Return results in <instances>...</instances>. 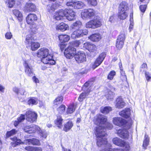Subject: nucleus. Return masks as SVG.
Masks as SVG:
<instances>
[{"instance_id":"45","label":"nucleus","mask_w":151,"mask_h":151,"mask_svg":"<svg viewBox=\"0 0 151 151\" xmlns=\"http://www.w3.org/2000/svg\"><path fill=\"white\" fill-rule=\"evenodd\" d=\"M114 93L111 91L109 90L107 93L106 94V96L108 100L111 99H113L114 96Z\"/></svg>"},{"instance_id":"46","label":"nucleus","mask_w":151,"mask_h":151,"mask_svg":"<svg viewBox=\"0 0 151 151\" xmlns=\"http://www.w3.org/2000/svg\"><path fill=\"white\" fill-rule=\"evenodd\" d=\"M88 92H85L82 93L79 96L78 98V100L80 101H81L85 98L86 96L88 95Z\"/></svg>"},{"instance_id":"14","label":"nucleus","mask_w":151,"mask_h":151,"mask_svg":"<svg viewBox=\"0 0 151 151\" xmlns=\"http://www.w3.org/2000/svg\"><path fill=\"white\" fill-rule=\"evenodd\" d=\"M106 56V54L104 52L99 55L92 65V68L93 69H94L101 64Z\"/></svg>"},{"instance_id":"13","label":"nucleus","mask_w":151,"mask_h":151,"mask_svg":"<svg viewBox=\"0 0 151 151\" xmlns=\"http://www.w3.org/2000/svg\"><path fill=\"white\" fill-rule=\"evenodd\" d=\"M76 61L78 63L85 61L86 60V55L83 52H79L75 55Z\"/></svg>"},{"instance_id":"55","label":"nucleus","mask_w":151,"mask_h":151,"mask_svg":"<svg viewBox=\"0 0 151 151\" xmlns=\"http://www.w3.org/2000/svg\"><path fill=\"white\" fill-rule=\"evenodd\" d=\"M146 80L147 81H150L151 79V73L149 72H146L145 73Z\"/></svg>"},{"instance_id":"37","label":"nucleus","mask_w":151,"mask_h":151,"mask_svg":"<svg viewBox=\"0 0 151 151\" xmlns=\"http://www.w3.org/2000/svg\"><path fill=\"white\" fill-rule=\"evenodd\" d=\"M31 50L33 51L36 50L40 47V44L37 42L34 41L31 44L30 46Z\"/></svg>"},{"instance_id":"41","label":"nucleus","mask_w":151,"mask_h":151,"mask_svg":"<svg viewBox=\"0 0 151 151\" xmlns=\"http://www.w3.org/2000/svg\"><path fill=\"white\" fill-rule=\"evenodd\" d=\"M82 42L81 40H75L70 42V44L72 46L76 47H78L82 44Z\"/></svg>"},{"instance_id":"26","label":"nucleus","mask_w":151,"mask_h":151,"mask_svg":"<svg viewBox=\"0 0 151 151\" xmlns=\"http://www.w3.org/2000/svg\"><path fill=\"white\" fill-rule=\"evenodd\" d=\"M116 107L119 109L123 108L125 105V103L121 97H119L116 99Z\"/></svg>"},{"instance_id":"24","label":"nucleus","mask_w":151,"mask_h":151,"mask_svg":"<svg viewBox=\"0 0 151 151\" xmlns=\"http://www.w3.org/2000/svg\"><path fill=\"white\" fill-rule=\"evenodd\" d=\"M129 9L128 4L125 1H122L119 4V12H127Z\"/></svg>"},{"instance_id":"50","label":"nucleus","mask_w":151,"mask_h":151,"mask_svg":"<svg viewBox=\"0 0 151 151\" xmlns=\"http://www.w3.org/2000/svg\"><path fill=\"white\" fill-rule=\"evenodd\" d=\"M17 132V131L15 129H13L11 131H8L7 132L6 136L7 137H9L10 136H12L15 134Z\"/></svg>"},{"instance_id":"28","label":"nucleus","mask_w":151,"mask_h":151,"mask_svg":"<svg viewBox=\"0 0 151 151\" xmlns=\"http://www.w3.org/2000/svg\"><path fill=\"white\" fill-rule=\"evenodd\" d=\"M57 30H60L63 31L68 30L69 28L68 25L64 23H61L57 25L56 27Z\"/></svg>"},{"instance_id":"29","label":"nucleus","mask_w":151,"mask_h":151,"mask_svg":"<svg viewBox=\"0 0 151 151\" xmlns=\"http://www.w3.org/2000/svg\"><path fill=\"white\" fill-rule=\"evenodd\" d=\"M101 36L99 34H93L89 37L91 40L94 42H98L101 39Z\"/></svg>"},{"instance_id":"64","label":"nucleus","mask_w":151,"mask_h":151,"mask_svg":"<svg viewBox=\"0 0 151 151\" xmlns=\"http://www.w3.org/2000/svg\"><path fill=\"white\" fill-rule=\"evenodd\" d=\"M65 47V45L64 44H62L60 45V48L62 51L64 50V49Z\"/></svg>"},{"instance_id":"17","label":"nucleus","mask_w":151,"mask_h":151,"mask_svg":"<svg viewBox=\"0 0 151 151\" xmlns=\"http://www.w3.org/2000/svg\"><path fill=\"white\" fill-rule=\"evenodd\" d=\"M29 63V61L28 60H25L24 61L23 65L25 68V72L26 74L28 76H31L33 75V71Z\"/></svg>"},{"instance_id":"56","label":"nucleus","mask_w":151,"mask_h":151,"mask_svg":"<svg viewBox=\"0 0 151 151\" xmlns=\"http://www.w3.org/2000/svg\"><path fill=\"white\" fill-rule=\"evenodd\" d=\"M5 36L7 39H10L12 37V35L10 32H9L6 33Z\"/></svg>"},{"instance_id":"44","label":"nucleus","mask_w":151,"mask_h":151,"mask_svg":"<svg viewBox=\"0 0 151 151\" xmlns=\"http://www.w3.org/2000/svg\"><path fill=\"white\" fill-rule=\"evenodd\" d=\"M6 3L8 7L11 8L13 7L15 4V1L14 0H7Z\"/></svg>"},{"instance_id":"54","label":"nucleus","mask_w":151,"mask_h":151,"mask_svg":"<svg viewBox=\"0 0 151 151\" xmlns=\"http://www.w3.org/2000/svg\"><path fill=\"white\" fill-rule=\"evenodd\" d=\"M147 65L146 63H143L140 68V70L141 72H143L146 71L147 69Z\"/></svg>"},{"instance_id":"32","label":"nucleus","mask_w":151,"mask_h":151,"mask_svg":"<svg viewBox=\"0 0 151 151\" xmlns=\"http://www.w3.org/2000/svg\"><path fill=\"white\" fill-rule=\"evenodd\" d=\"M58 38L62 42H68L70 39V37L67 35H60L58 36Z\"/></svg>"},{"instance_id":"20","label":"nucleus","mask_w":151,"mask_h":151,"mask_svg":"<svg viewBox=\"0 0 151 151\" xmlns=\"http://www.w3.org/2000/svg\"><path fill=\"white\" fill-rule=\"evenodd\" d=\"M37 20V16L34 14H30L27 17L26 21L28 24H31Z\"/></svg>"},{"instance_id":"15","label":"nucleus","mask_w":151,"mask_h":151,"mask_svg":"<svg viewBox=\"0 0 151 151\" xmlns=\"http://www.w3.org/2000/svg\"><path fill=\"white\" fill-rule=\"evenodd\" d=\"M125 38L124 34H121L119 36L116 41V47L119 49H121L123 47Z\"/></svg>"},{"instance_id":"27","label":"nucleus","mask_w":151,"mask_h":151,"mask_svg":"<svg viewBox=\"0 0 151 151\" xmlns=\"http://www.w3.org/2000/svg\"><path fill=\"white\" fill-rule=\"evenodd\" d=\"M34 41V38L31 35L29 34L26 36L25 43L27 47H30V44Z\"/></svg>"},{"instance_id":"3","label":"nucleus","mask_w":151,"mask_h":151,"mask_svg":"<svg viewBox=\"0 0 151 151\" xmlns=\"http://www.w3.org/2000/svg\"><path fill=\"white\" fill-rule=\"evenodd\" d=\"M24 131L29 134L37 133L42 137L46 138L47 133L44 130H42L38 126L35 124L26 126L23 128Z\"/></svg>"},{"instance_id":"4","label":"nucleus","mask_w":151,"mask_h":151,"mask_svg":"<svg viewBox=\"0 0 151 151\" xmlns=\"http://www.w3.org/2000/svg\"><path fill=\"white\" fill-rule=\"evenodd\" d=\"M101 25V20L99 18L96 17L86 23V27L87 28L95 29Z\"/></svg>"},{"instance_id":"11","label":"nucleus","mask_w":151,"mask_h":151,"mask_svg":"<svg viewBox=\"0 0 151 151\" xmlns=\"http://www.w3.org/2000/svg\"><path fill=\"white\" fill-rule=\"evenodd\" d=\"M26 119L28 121L33 123L37 119V114L31 110H28L26 112L25 114Z\"/></svg>"},{"instance_id":"22","label":"nucleus","mask_w":151,"mask_h":151,"mask_svg":"<svg viewBox=\"0 0 151 151\" xmlns=\"http://www.w3.org/2000/svg\"><path fill=\"white\" fill-rule=\"evenodd\" d=\"M83 47L91 52H95L97 49L95 45L89 42L84 43Z\"/></svg>"},{"instance_id":"12","label":"nucleus","mask_w":151,"mask_h":151,"mask_svg":"<svg viewBox=\"0 0 151 151\" xmlns=\"http://www.w3.org/2000/svg\"><path fill=\"white\" fill-rule=\"evenodd\" d=\"M10 139L13 141V142L11 143V145L13 147H15L16 145L20 144H30L31 139H26L24 140V142H22L20 139H17L16 137L11 138Z\"/></svg>"},{"instance_id":"63","label":"nucleus","mask_w":151,"mask_h":151,"mask_svg":"<svg viewBox=\"0 0 151 151\" xmlns=\"http://www.w3.org/2000/svg\"><path fill=\"white\" fill-rule=\"evenodd\" d=\"M4 87L2 85L0 84V91L2 92H4Z\"/></svg>"},{"instance_id":"61","label":"nucleus","mask_w":151,"mask_h":151,"mask_svg":"<svg viewBox=\"0 0 151 151\" xmlns=\"http://www.w3.org/2000/svg\"><path fill=\"white\" fill-rule=\"evenodd\" d=\"M20 123L19 121H18V119H17V120H15L14 123V125L16 127Z\"/></svg>"},{"instance_id":"10","label":"nucleus","mask_w":151,"mask_h":151,"mask_svg":"<svg viewBox=\"0 0 151 151\" xmlns=\"http://www.w3.org/2000/svg\"><path fill=\"white\" fill-rule=\"evenodd\" d=\"M76 52V49L71 46H69L65 50L64 54L67 58L71 59L75 56Z\"/></svg>"},{"instance_id":"52","label":"nucleus","mask_w":151,"mask_h":151,"mask_svg":"<svg viewBox=\"0 0 151 151\" xmlns=\"http://www.w3.org/2000/svg\"><path fill=\"white\" fill-rule=\"evenodd\" d=\"M30 144H32L33 145H39L40 142L38 139L33 138L32 139H31Z\"/></svg>"},{"instance_id":"58","label":"nucleus","mask_w":151,"mask_h":151,"mask_svg":"<svg viewBox=\"0 0 151 151\" xmlns=\"http://www.w3.org/2000/svg\"><path fill=\"white\" fill-rule=\"evenodd\" d=\"M34 148L31 146H28L25 147V149L28 151H34Z\"/></svg>"},{"instance_id":"34","label":"nucleus","mask_w":151,"mask_h":151,"mask_svg":"<svg viewBox=\"0 0 151 151\" xmlns=\"http://www.w3.org/2000/svg\"><path fill=\"white\" fill-rule=\"evenodd\" d=\"M63 119L60 116H58L55 123L56 125L59 128H61L62 127V121Z\"/></svg>"},{"instance_id":"36","label":"nucleus","mask_w":151,"mask_h":151,"mask_svg":"<svg viewBox=\"0 0 151 151\" xmlns=\"http://www.w3.org/2000/svg\"><path fill=\"white\" fill-rule=\"evenodd\" d=\"M73 124L71 121H68L64 126L63 130L65 132H67L72 128Z\"/></svg>"},{"instance_id":"1","label":"nucleus","mask_w":151,"mask_h":151,"mask_svg":"<svg viewBox=\"0 0 151 151\" xmlns=\"http://www.w3.org/2000/svg\"><path fill=\"white\" fill-rule=\"evenodd\" d=\"M107 117L103 115H99L94 119L95 124L98 126L96 127L95 134L97 138V144L99 147H105L104 151H124L121 149L115 148L111 149V145L107 143L105 136V127L108 129H111L113 125L111 124L106 122Z\"/></svg>"},{"instance_id":"18","label":"nucleus","mask_w":151,"mask_h":151,"mask_svg":"<svg viewBox=\"0 0 151 151\" xmlns=\"http://www.w3.org/2000/svg\"><path fill=\"white\" fill-rule=\"evenodd\" d=\"M117 133L119 136L122 138L124 139H127L128 138V132L127 130L125 128L118 130Z\"/></svg>"},{"instance_id":"62","label":"nucleus","mask_w":151,"mask_h":151,"mask_svg":"<svg viewBox=\"0 0 151 151\" xmlns=\"http://www.w3.org/2000/svg\"><path fill=\"white\" fill-rule=\"evenodd\" d=\"M34 151H42V150L41 147H35L34 148Z\"/></svg>"},{"instance_id":"43","label":"nucleus","mask_w":151,"mask_h":151,"mask_svg":"<svg viewBox=\"0 0 151 151\" xmlns=\"http://www.w3.org/2000/svg\"><path fill=\"white\" fill-rule=\"evenodd\" d=\"M76 107L73 104H72L69 106L68 108L67 113L68 114H71L75 110Z\"/></svg>"},{"instance_id":"57","label":"nucleus","mask_w":151,"mask_h":151,"mask_svg":"<svg viewBox=\"0 0 151 151\" xmlns=\"http://www.w3.org/2000/svg\"><path fill=\"white\" fill-rule=\"evenodd\" d=\"M25 119V115L23 114H21L20 116L17 118L18 121L20 122H23Z\"/></svg>"},{"instance_id":"7","label":"nucleus","mask_w":151,"mask_h":151,"mask_svg":"<svg viewBox=\"0 0 151 151\" xmlns=\"http://www.w3.org/2000/svg\"><path fill=\"white\" fill-rule=\"evenodd\" d=\"M95 11L93 9L83 10L81 13V17L83 19H90L95 15Z\"/></svg>"},{"instance_id":"39","label":"nucleus","mask_w":151,"mask_h":151,"mask_svg":"<svg viewBox=\"0 0 151 151\" xmlns=\"http://www.w3.org/2000/svg\"><path fill=\"white\" fill-rule=\"evenodd\" d=\"M112 110L111 108L109 106L101 107V111L103 114H107Z\"/></svg>"},{"instance_id":"16","label":"nucleus","mask_w":151,"mask_h":151,"mask_svg":"<svg viewBox=\"0 0 151 151\" xmlns=\"http://www.w3.org/2000/svg\"><path fill=\"white\" fill-rule=\"evenodd\" d=\"M65 16L69 21H72L76 19V13L72 9L64 10Z\"/></svg>"},{"instance_id":"25","label":"nucleus","mask_w":151,"mask_h":151,"mask_svg":"<svg viewBox=\"0 0 151 151\" xmlns=\"http://www.w3.org/2000/svg\"><path fill=\"white\" fill-rule=\"evenodd\" d=\"M119 115L122 117L127 118L130 117V110L129 108H126L119 113Z\"/></svg>"},{"instance_id":"31","label":"nucleus","mask_w":151,"mask_h":151,"mask_svg":"<svg viewBox=\"0 0 151 151\" xmlns=\"http://www.w3.org/2000/svg\"><path fill=\"white\" fill-rule=\"evenodd\" d=\"M82 22L79 20L76 21L73 23L71 25V27L73 29H80L82 26Z\"/></svg>"},{"instance_id":"40","label":"nucleus","mask_w":151,"mask_h":151,"mask_svg":"<svg viewBox=\"0 0 151 151\" xmlns=\"http://www.w3.org/2000/svg\"><path fill=\"white\" fill-rule=\"evenodd\" d=\"M149 142V138L148 135H145L143 144V147L145 149H146L148 145Z\"/></svg>"},{"instance_id":"51","label":"nucleus","mask_w":151,"mask_h":151,"mask_svg":"<svg viewBox=\"0 0 151 151\" xmlns=\"http://www.w3.org/2000/svg\"><path fill=\"white\" fill-rule=\"evenodd\" d=\"M148 3V2L147 3V4ZM147 7V4L141 5L139 6V9L141 12L142 13V15H143V14L145 12Z\"/></svg>"},{"instance_id":"33","label":"nucleus","mask_w":151,"mask_h":151,"mask_svg":"<svg viewBox=\"0 0 151 151\" xmlns=\"http://www.w3.org/2000/svg\"><path fill=\"white\" fill-rule=\"evenodd\" d=\"M13 13L19 22H21L22 20V13L19 11L17 10H14L13 11Z\"/></svg>"},{"instance_id":"35","label":"nucleus","mask_w":151,"mask_h":151,"mask_svg":"<svg viewBox=\"0 0 151 151\" xmlns=\"http://www.w3.org/2000/svg\"><path fill=\"white\" fill-rule=\"evenodd\" d=\"M128 15L127 12H119L118 17L121 19L124 20L126 19Z\"/></svg>"},{"instance_id":"19","label":"nucleus","mask_w":151,"mask_h":151,"mask_svg":"<svg viewBox=\"0 0 151 151\" xmlns=\"http://www.w3.org/2000/svg\"><path fill=\"white\" fill-rule=\"evenodd\" d=\"M65 16L64 10L61 9L56 12L53 15V18L57 20H61Z\"/></svg>"},{"instance_id":"38","label":"nucleus","mask_w":151,"mask_h":151,"mask_svg":"<svg viewBox=\"0 0 151 151\" xmlns=\"http://www.w3.org/2000/svg\"><path fill=\"white\" fill-rule=\"evenodd\" d=\"M38 99L36 97H32L29 99L28 103L29 105H36L38 103Z\"/></svg>"},{"instance_id":"59","label":"nucleus","mask_w":151,"mask_h":151,"mask_svg":"<svg viewBox=\"0 0 151 151\" xmlns=\"http://www.w3.org/2000/svg\"><path fill=\"white\" fill-rule=\"evenodd\" d=\"M134 26V23L133 22H131L129 27V32H130Z\"/></svg>"},{"instance_id":"30","label":"nucleus","mask_w":151,"mask_h":151,"mask_svg":"<svg viewBox=\"0 0 151 151\" xmlns=\"http://www.w3.org/2000/svg\"><path fill=\"white\" fill-rule=\"evenodd\" d=\"M57 8V4L50 3L48 4L46 7L47 11L50 13H52Z\"/></svg>"},{"instance_id":"8","label":"nucleus","mask_w":151,"mask_h":151,"mask_svg":"<svg viewBox=\"0 0 151 151\" xmlns=\"http://www.w3.org/2000/svg\"><path fill=\"white\" fill-rule=\"evenodd\" d=\"M66 5L67 6H70L76 9H80L83 8L85 6L84 3L81 1H68Z\"/></svg>"},{"instance_id":"48","label":"nucleus","mask_w":151,"mask_h":151,"mask_svg":"<svg viewBox=\"0 0 151 151\" xmlns=\"http://www.w3.org/2000/svg\"><path fill=\"white\" fill-rule=\"evenodd\" d=\"M115 75L116 72L114 71H111L110 72L108 76L107 79L110 80H112Z\"/></svg>"},{"instance_id":"5","label":"nucleus","mask_w":151,"mask_h":151,"mask_svg":"<svg viewBox=\"0 0 151 151\" xmlns=\"http://www.w3.org/2000/svg\"><path fill=\"white\" fill-rule=\"evenodd\" d=\"M113 122L114 124L120 127L125 125L126 127L127 126L126 128H127L128 129H130L132 124L131 123H130L129 124L126 123L125 120L121 117L114 118Z\"/></svg>"},{"instance_id":"49","label":"nucleus","mask_w":151,"mask_h":151,"mask_svg":"<svg viewBox=\"0 0 151 151\" xmlns=\"http://www.w3.org/2000/svg\"><path fill=\"white\" fill-rule=\"evenodd\" d=\"M65 106L63 105H61L57 109V110L60 114H63L65 111Z\"/></svg>"},{"instance_id":"42","label":"nucleus","mask_w":151,"mask_h":151,"mask_svg":"<svg viewBox=\"0 0 151 151\" xmlns=\"http://www.w3.org/2000/svg\"><path fill=\"white\" fill-rule=\"evenodd\" d=\"M63 100V97L62 96H58L54 101V104L55 105H58L61 104Z\"/></svg>"},{"instance_id":"47","label":"nucleus","mask_w":151,"mask_h":151,"mask_svg":"<svg viewBox=\"0 0 151 151\" xmlns=\"http://www.w3.org/2000/svg\"><path fill=\"white\" fill-rule=\"evenodd\" d=\"M31 25H32L31 28L32 31L34 33H36L38 28V25L34 23Z\"/></svg>"},{"instance_id":"9","label":"nucleus","mask_w":151,"mask_h":151,"mask_svg":"<svg viewBox=\"0 0 151 151\" xmlns=\"http://www.w3.org/2000/svg\"><path fill=\"white\" fill-rule=\"evenodd\" d=\"M88 33V31L86 29H77L72 32L71 37L73 39L79 38L87 35Z\"/></svg>"},{"instance_id":"6","label":"nucleus","mask_w":151,"mask_h":151,"mask_svg":"<svg viewBox=\"0 0 151 151\" xmlns=\"http://www.w3.org/2000/svg\"><path fill=\"white\" fill-rule=\"evenodd\" d=\"M113 143L116 145L121 147H124L126 151H129L130 146L129 143L124 141L117 137L114 138L112 139Z\"/></svg>"},{"instance_id":"21","label":"nucleus","mask_w":151,"mask_h":151,"mask_svg":"<svg viewBox=\"0 0 151 151\" xmlns=\"http://www.w3.org/2000/svg\"><path fill=\"white\" fill-rule=\"evenodd\" d=\"M36 8V6L31 2L27 3L24 7V10L27 12L34 11Z\"/></svg>"},{"instance_id":"53","label":"nucleus","mask_w":151,"mask_h":151,"mask_svg":"<svg viewBox=\"0 0 151 151\" xmlns=\"http://www.w3.org/2000/svg\"><path fill=\"white\" fill-rule=\"evenodd\" d=\"M120 68L121 70L120 73L121 74V78H123V80L126 81L127 80V77L125 75V72L122 69V68L120 66Z\"/></svg>"},{"instance_id":"2","label":"nucleus","mask_w":151,"mask_h":151,"mask_svg":"<svg viewBox=\"0 0 151 151\" xmlns=\"http://www.w3.org/2000/svg\"><path fill=\"white\" fill-rule=\"evenodd\" d=\"M37 56L42 57V61L45 64L54 65L55 61L52 60L53 55L50 53L48 49L46 48H42L40 49L37 52Z\"/></svg>"},{"instance_id":"23","label":"nucleus","mask_w":151,"mask_h":151,"mask_svg":"<svg viewBox=\"0 0 151 151\" xmlns=\"http://www.w3.org/2000/svg\"><path fill=\"white\" fill-rule=\"evenodd\" d=\"M13 91L14 92L16 93L19 96L20 95L23 96L24 98L26 95L27 93L26 92L25 89L23 88L20 89H19L18 88L15 87L13 88Z\"/></svg>"},{"instance_id":"60","label":"nucleus","mask_w":151,"mask_h":151,"mask_svg":"<svg viewBox=\"0 0 151 151\" xmlns=\"http://www.w3.org/2000/svg\"><path fill=\"white\" fill-rule=\"evenodd\" d=\"M32 79L33 81L36 83H39V81L38 78H36L35 76H34L33 77Z\"/></svg>"}]
</instances>
